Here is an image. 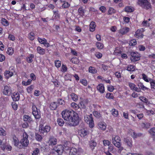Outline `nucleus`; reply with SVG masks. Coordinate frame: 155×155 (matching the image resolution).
I'll use <instances>...</instances> for the list:
<instances>
[{
	"label": "nucleus",
	"instance_id": "1",
	"mask_svg": "<svg viewBox=\"0 0 155 155\" xmlns=\"http://www.w3.org/2000/svg\"><path fill=\"white\" fill-rule=\"evenodd\" d=\"M62 117L71 126H76L79 123V116L74 110L65 109L61 112Z\"/></svg>",
	"mask_w": 155,
	"mask_h": 155
},
{
	"label": "nucleus",
	"instance_id": "2",
	"mask_svg": "<svg viewBox=\"0 0 155 155\" xmlns=\"http://www.w3.org/2000/svg\"><path fill=\"white\" fill-rule=\"evenodd\" d=\"M112 142L114 145L119 148L118 152H121L124 149L123 147L121 146L120 138L118 136H116L114 137H113Z\"/></svg>",
	"mask_w": 155,
	"mask_h": 155
},
{
	"label": "nucleus",
	"instance_id": "3",
	"mask_svg": "<svg viewBox=\"0 0 155 155\" xmlns=\"http://www.w3.org/2000/svg\"><path fill=\"white\" fill-rule=\"evenodd\" d=\"M64 150V147L62 145H58L52 149L51 153L53 155H61Z\"/></svg>",
	"mask_w": 155,
	"mask_h": 155
},
{
	"label": "nucleus",
	"instance_id": "4",
	"mask_svg": "<svg viewBox=\"0 0 155 155\" xmlns=\"http://www.w3.org/2000/svg\"><path fill=\"white\" fill-rule=\"evenodd\" d=\"M50 129L51 127L49 125H46L44 127L41 126V125L39 126V141L42 140V137L46 135L47 133L50 131Z\"/></svg>",
	"mask_w": 155,
	"mask_h": 155
},
{
	"label": "nucleus",
	"instance_id": "5",
	"mask_svg": "<svg viewBox=\"0 0 155 155\" xmlns=\"http://www.w3.org/2000/svg\"><path fill=\"white\" fill-rule=\"evenodd\" d=\"M23 138L21 139V149L24 147H27L29 144V140H28V135L24 131L23 133Z\"/></svg>",
	"mask_w": 155,
	"mask_h": 155
},
{
	"label": "nucleus",
	"instance_id": "6",
	"mask_svg": "<svg viewBox=\"0 0 155 155\" xmlns=\"http://www.w3.org/2000/svg\"><path fill=\"white\" fill-rule=\"evenodd\" d=\"M138 4L146 10L151 8V4L148 0H138Z\"/></svg>",
	"mask_w": 155,
	"mask_h": 155
},
{
	"label": "nucleus",
	"instance_id": "7",
	"mask_svg": "<svg viewBox=\"0 0 155 155\" xmlns=\"http://www.w3.org/2000/svg\"><path fill=\"white\" fill-rule=\"evenodd\" d=\"M85 121L88 124H89V127L91 128H93L94 124L92 115L90 114L89 115H86L84 117Z\"/></svg>",
	"mask_w": 155,
	"mask_h": 155
},
{
	"label": "nucleus",
	"instance_id": "8",
	"mask_svg": "<svg viewBox=\"0 0 155 155\" xmlns=\"http://www.w3.org/2000/svg\"><path fill=\"white\" fill-rule=\"evenodd\" d=\"M83 152L82 149L80 147H78L77 148L72 147L70 149V155H79Z\"/></svg>",
	"mask_w": 155,
	"mask_h": 155
},
{
	"label": "nucleus",
	"instance_id": "9",
	"mask_svg": "<svg viewBox=\"0 0 155 155\" xmlns=\"http://www.w3.org/2000/svg\"><path fill=\"white\" fill-rule=\"evenodd\" d=\"M130 59L133 62H136L140 59V54L138 52H134L131 53Z\"/></svg>",
	"mask_w": 155,
	"mask_h": 155
},
{
	"label": "nucleus",
	"instance_id": "10",
	"mask_svg": "<svg viewBox=\"0 0 155 155\" xmlns=\"http://www.w3.org/2000/svg\"><path fill=\"white\" fill-rule=\"evenodd\" d=\"M9 69L13 71H10L9 70H6L4 72V75L6 79H8L10 77H12L14 74L13 71H15L14 68L13 67H10Z\"/></svg>",
	"mask_w": 155,
	"mask_h": 155
},
{
	"label": "nucleus",
	"instance_id": "11",
	"mask_svg": "<svg viewBox=\"0 0 155 155\" xmlns=\"http://www.w3.org/2000/svg\"><path fill=\"white\" fill-rule=\"evenodd\" d=\"M12 92L11 87L9 85H6L4 86L3 89V93L5 95L9 96Z\"/></svg>",
	"mask_w": 155,
	"mask_h": 155
},
{
	"label": "nucleus",
	"instance_id": "12",
	"mask_svg": "<svg viewBox=\"0 0 155 155\" xmlns=\"http://www.w3.org/2000/svg\"><path fill=\"white\" fill-rule=\"evenodd\" d=\"M78 133L82 137L86 138L89 134V132L87 129L83 128L79 130Z\"/></svg>",
	"mask_w": 155,
	"mask_h": 155
},
{
	"label": "nucleus",
	"instance_id": "13",
	"mask_svg": "<svg viewBox=\"0 0 155 155\" xmlns=\"http://www.w3.org/2000/svg\"><path fill=\"white\" fill-rule=\"evenodd\" d=\"M144 31V29L143 28H140L138 29L135 32L134 36L138 38H142L143 37V32Z\"/></svg>",
	"mask_w": 155,
	"mask_h": 155
},
{
	"label": "nucleus",
	"instance_id": "14",
	"mask_svg": "<svg viewBox=\"0 0 155 155\" xmlns=\"http://www.w3.org/2000/svg\"><path fill=\"white\" fill-rule=\"evenodd\" d=\"M32 114L35 118L36 119H39V113L38 110V109L34 104H32Z\"/></svg>",
	"mask_w": 155,
	"mask_h": 155
},
{
	"label": "nucleus",
	"instance_id": "15",
	"mask_svg": "<svg viewBox=\"0 0 155 155\" xmlns=\"http://www.w3.org/2000/svg\"><path fill=\"white\" fill-rule=\"evenodd\" d=\"M12 138L14 145L19 149H21V143L19 142L18 138L15 135H14Z\"/></svg>",
	"mask_w": 155,
	"mask_h": 155
},
{
	"label": "nucleus",
	"instance_id": "16",
	"mask_svg": "<svg viewBox=\"0 0 155 155\" xmlns=\"http://www.w3.org/2000/svg\"><path fill=\"white\" fill-rule=\"evenodd\" d=\"M49 146H53L55 145L57 143V139L53 136H50L48 141Z\"/></svg>",
	"mask_w": 155,
	"mask_h": 155
},
{
	"label": "nucleus",
	"instance_id": "17",
	"mask_svg": "<svg viewBox=\"0 0 155 155\" xmlns=\"http://www.w3.org/2000/svg\"><path fill=\"white\" fill-rule=\"evenodd\" d=\"M97 89L101 94H103L105 91L104 85L102 84H100L97 86Z\"/></svg>",
	"mask_w": 155,
	"mask_h": 155
},
{
	"label": "nucleus",
	"instance_id": "18",
	"mask_svg": "<svg viewBox=\"0 0 155 155\" xmlns=\"http://www.w3.org/2000/svg\"><path fill=\"white\" fill-rule=\"evenodd\" d=\"M12 97L14 101H18L20 99V94L18 92H14L12 95Z\"/></svg>",
	"mask_w": 155,
	"mask_h": 155
},
{
	"label": "nucleus",
	"instance_id": "19",
	"mask_svg": "<svg viewBox=\"0 0 155 155\" xmlns=\"http://www.w3.org/2000/svg\"><path fill=\"white\" fill-rule=\"evenodd\" d=\"M124 141L125 144H127L128 147H132V140L131 138L128 137L124 138Z\"/></svg>",
	"mask_w": 155,
	"mask_h": 155
},
{
	"label": "nucleus",
	"instance_id": "20",
	"mask_svg": "<svg viewBox=\"0 0 155 155\" xmlns=\"http://www.w3.org/2000/svg\"><path fill=\"white\" fill-rule=\"evenodd\" d=\"M130 29L128 27L123 28H120L119 31V32L121 35H124L129 31Z\"/></svg>",
	"mask_w": 155,
	"mask_h": 155
},
{
	"label": "nucleus",
	"instance_id": "21",
	"mask_svg": "<svg viewBox=\"0 0 155 155\" xmlns=\"http://www.w3.org/2000/svg\"><path fill=\"white\" fill-rule=\"evenodd\" d=\"M96 26L95 23L93 21H91L89 25L90 31L92 32L94 31L95 29Z\"/></svg>",
	"mask_w": 155,
	"mask_h": 155
},
{
	"label": "nucleus",
	"instance_id": "22",
	"mask_svg": "<svg viewBox=\"0 0 155 155\" xmlns=\"http://www.w3.org/2000/svg\"><path fill=\"white\" fill-rule=\"evenodd\" d=\"M39 43L43 44L44 46L48 47L49 46V43L47 42L46 39L45 38L43 39L39 38Z\"/></svg>",
	"mask_w": 155,
	"mask_h": 155
},
{
	"label": "nucleus",
	"instance_id": "23",
	"mask_svg": "<svg viewBox=\"0 0 155 155\" xmlns=\"http://www.w3.org/2000/svg\"><path fill=\"white\" fill-rule=\"evenodd\" d=\"M138 86L140 89H142L143 91H150V89L145 87L141 82L139 83L138 84Z\"/></svg>",
	"mask_w": 155,
	"mask_h": 155
},
{
	"label": "nucleus",
	"instance_id": "24",
	"mask_svg": "<svg viewBox=\"0 0 155 155\" xmlns=\"http://www.w3.org/2000/svg\"><path fill=\"white\" fill-rule=\"evenodd\" d=\"M98 127L102 130H105L106 128V124L104 122H100L98 124Z\"/></svg>",
	"mask_w": 155,
	"mask_h": 155
},
{
	"label": "nucleus",
	"instance_id": "25",
	"mask_svg": "<svg viewBox=\"0 0 155 155\" xmlns=\"http://www.w3.org/2000/svg\"><path fill=\"white\" fill-rule=\"evenodd\" d=\"M53 17L54 19H56L60 18V14L58 10H53Z\"/></svg>",
	"mask_w": 155,
	"mask_h": 155
},
{
	"label": "nucleus",
	"instance_id": "26",
	"mask_svg": "<svg viewBox=\"0 0 155 155\" xmlns=\"http://www.w3.org/2000/svg\"><path fill=\"white\" fill-rule=\"evenodd\" d=\"M95 45L97 48L99 50L102 49L104 47V44L102 43L99 41H97Z\"/></svg>",
	"mask_w": 155,
	"mask_h": 155
},
{
	"label": "nucleus",
	"instance_id": "27",
	"mask_svg": "<svg viewBox=\"0 0 155 155\" xmlns=\"http://www.w3.org/2000/svg\"><path fill=\"white\" fill-rule=\"evenodd\" d=\"M57 103L55 102L51 103L50 104V108L51 110H56L58 107Z\"/></svg>",
	"mask_w": 155,
	"mask_h": 155
},
{
	"label": "nucleus",
	"instance_id": "28",
	"mask_svg": "<svg viewBox=\"0 0 155 155\" xmlns=\"http://www.w3.org/2000/svg\"><path fill=\"white\" fill-rule=\"evenodd\" d=\"M1 23L4 26H7L9 25V23L8 21L4 18H2L1 20Z\"/></svg>",
	"mask_w": 155,
	"mask_h": 155
},
{
	"label": "nucleus",
	"instance_id": "29",
	"mask_svg": "<svg viewBox=\"0 0 155 155\" xmlns=\"http://www.w3.org/2000/svg\"><path fill=\"white\" fill-rule=\"evenodd\" d=\"M14 49L12 47H8L6 52L7 54L9 55H12L14 52Z\"/></svg>",
	"mask_w": 155,
	"mask_h": 155
},
{
	"label": "nucleus",
	"instance_id": "30",
	"mask_svg": "<svg viewBox=\"0 0 155 155\" xmlns=\"http://www.w3.org/2000/svg\"><path fill=\"white\" fill-rule=\"evenodd\" d=\"M79 15L81 17L84 15V11L83 8V7H81L78 10Z\"/></svg>",
	"mask_w": 155,
	"mask_h": 155
},
{
	"label": "nucleus",
	"instance_id": "31",
	"mask_svg": "<svg viewBox=\"0 0 155 155\" xmlns=\"http://www.w3.org/2000/svg\"><path fill=\"white\" fill-rule=\"evenodd\" d=\"M112 114L114 117H117L119 115V112L118 110L115 109L113 108L111 111Z\"/></svg>",
	"mask_w": 155,
	"mask_h": 155
},
{
	"label": "nucleus",
	"instance_id": "32",
	"mask_svg": "<svg viewBox=\"0 0 155 155\" xmlns=\"http://www.w3.org/2000/svg\"><path fill=\"white\" fill-rule=\"evenodd\" d=\"M142 79L147 82H150V79H152V78H148L147 75L144 73L142 74Z\"/></svg>",
	"mask_w": 155,
	"mask_h": 155
},
{
	"label": "nucleus",
	"instance_id": "33",
	"mask_svg": "<svg viewBox=\"0 0 155 155\" xmlns=\"http://www.w3.org/2000/svg\"><path fill=\"white\" fill-rule=\"evenodd\" d=\"M71 107L75 110L79 108V106L75 102H72L71 104Z\"/></svg>",
	"mask_w": 155,
	"mask_h": 155
},
{
	"label": "nucleus",
	"instance_id": "34",
	"mask_svg": "<svg viewBox=\"0 0 155 155\" xmlns=\"http://www.w3.org/2000/svg\"><path fill=\"white\" fill-rule=\"evenodd\" d=\"M105 97L107 99L109 100L114 99L113 94L111 93H107L106 94Z\"/></svg>",
	"mask_w": 155,
	"mask_h": 155
},
{
	"label": "nucleus",
	"instance_id": "35",
	"mask_svg": "<svg viewBox=\"0 0 155 155\" xmlns=\"http://www.w3.org/2000/svg\"><path fill=\"white\" fill-rule=\"evenodd\" d=\"M89 71L92 74H94L97 72V71L94 67L90 66L89 68Z\"/></svg>",
	"mask_w": 155,
	"mask_h": 155
},
{
	"label": "nucleus",
	"instance_id": "36",
	"mask_svg": "<svg viewBox=\"0 0 155 155\" xmlns=\"http://www.w3.org/2000/svg\"><path fill=\"white\" fill-rule=\"evenodd\" d=\"M34 56L33 54H30L29 56L26 58V60L28 63H31L33 61L32 58H34Z\"/></svg>",
	"mask_w": 155,
	"mask_h": 155
},
{
	"label": "nucleus",
	"instance_id": "37",
	"mask_svg": "<svg viewBox=\"0 0 155 155\" xmlns=\"http://www.w3.org/2000/svg\"><path fill=\"white\" fill-rule=\"evenodd\" d=\"M71 96L72 99L75 101H77L78 100V97L77 95L74 93H72L71 94Z\"/></svg>",
	"mask_w": 155,
	"mask_h": 155
},
{
	"label": "nucleus",
	"instance_id": "38",
	"mask_svg": "<svg viewBox=\"0 0 155 155\" xmlns=\"http://www.w3.org/2000/svg\"><path fill=\"white\" fill-rule=\"evenodd\" d=\"M57 123L58 125L60 126H62L64 125V122L62 118H58L57 120Z\"/></svg>",
	"mask_w": 155,
	"mask_h": 155
},
{
	"label": "nucleus",
	"instance_id": "39",
	"mask_svg": "<svg viewBox=\"0 0 155 155\" xmlns=\"http://www.w3.org/2000/svg\"><path fill=\"white\" fill-rule=\"evenodd\" d=\"M96 145V142L94 141H92L90 143V147L92 150H93L94 149Z\"/></svg>",
	"mask_w": 155,
	"mask_h": 155
},
{
	"label": "nucleus",
	"instance_id": "40",
	"mask_svg": "<svg viewBox=\"0 0 155 155\" xmlns=\"http://www.w3.org/2000/svg\"><path fill=\"white\" fill-rule=\"evenodd\" d=\"M23 118L24 120L25 121L30 122L32 120L31 117L27 115H24Z\"/></svg>",
	"mask_w": 155,
	"mask_h": 155
},
{
	"label": "nucleus",
	"instance_id": "41",
	"mask_svg": "<svg viewBox=\"0 0 155 155\" xmlns=\"http://www.w3.org/2000/svg\"><path fill=\"white\" fill-rule=\"evenodd\" d=\"M134 10L131 7L127 6L125 8V11L127 12H133Z\"/></svg>",
	"mask_w": 155,
	"mask_h": 155
},
{
	"label": "nucleus",
	"instance_id": "42",
	"mask_svg": "<svg viewBox=\"0 0 155 155\" xmlns=\"http://www.w3.org/2000/svg\"><path fill=\"white\" fill-rule=\"evenodd\" d=\"M150 84L151 88L155 89V80L152 79H150Z\"/></svg>",
	"mask_w": 155,
	"mask_h": 155
},
{
	"label": "nucleus",
	"instance_id": "43",
	"mask_svg": "<svg viewBox=\"0 0 155 155\" xmlns=\"http://www.w3.org/2000/svg\"><path fill=\"white\" fill-rule=\"evenodd\" d=\"M35 35L34 33L33 32H31L28 34V38L30 40L32 41L35 38Z\"/></svg>",
	"mask_w": 155,
	"mask_h": 155
},
{
	"label": "nucleus",
	"instance_id": "44",
	"mask_svg": "<svg viewBox=\"0 0 155 155\" xmlns=\"http://www.w3.org/2000/svg\"><path fill=\"white\" fill-rule=\"evenodd\" d=\"M70 6V4L67 2L63 3L62 5V7L63 8H67Z\"/></svg>",
	"mask_w": 155,
	"mask_h": 155
},
{
	"label": "nucleus",
	"instance_id": "45",
	"mask_svg": "<svg viewBox=\"0 0 155 155\" xmlns=\"http://www.w3.org/2000/svg\"><path fill=\"white\" fill-rule=\"evenodd\" d=\"M54 64L56 67L59 68L61 66V62L59 60H56L54 61Z\"/></svg>",
	"mask_w": 155,
	"mask_h": 155
},
{
	"label": "nucleus",
	"instance_id": "46",
	"mask_svg": "<svg viewBox=\"0 0 155 155\" xmlns=\"http://www.w3.org/2000/svg\"><path fill=\"white\" fill-rule=\"evenodd\" d=\"M127 70L129 71H133L135 70L134 66L133 65H128L127 68Z\"/></svg>",
	"mask_w": 155,
	"mask_h": 155
},
{
	"label": "nucleus",
	"instance_id": "47",
	"mask_svg": "<svg viewBox=\"0 0 155 155\" xmlns=\"http://www.w3.org/2000/svg\"><path fill=\"white\" fill-rule=\"evenodd\" d=\"M6 131L2 127H0V136H5L6 135Z\"/></svg>",
	"mask_w": 155,
	"mask_h": 155
},
{
	"label": "nucleus",
	"instance_id": "48",
	"mask_svg": "<svg viewBox=\"0 0 155 155\" xmlns=\"http://www.w3.org/2000/svg\"><path fill=\"white\" fill-rule=\"evenodd\" d=\"M141 126L143 128L148 129L150 128V124L149 123H143L142 124Z\"/></svg>",
	"mask_w": 155,
	"mask_h": 155
},
{
	"label": "nucleus",
	"instance_id": "49",
	"mask_svg": "<svg viewBox=\"0 0 155 155\" xmlns=\"http://www.w3.org/2000/svg\"><path fill=\"white\" fill-rule=\"evenodd\" d=\"M149 132L152 136H155V127H153L151 128L149 131Z\"/></svg>",
	"mask_w": 155,
	"mask_h": 155
},
{
	"label": "nucleus",
	"instance_id": "50",
	"mask_svg": "<svg viewBox=\"0 0 155 155\" xmlns=\"http://www.w3.org/2000/svg\"><path fill=\"white\" fill-rule=\"evenodd\" d=\"M93 114L95 117L97 118H99L101 117L100 113L97 111H93Z\"/></svg>",
	"mask_w": 155,
	"mask_h": 155
},
{
	"label": "nucleus",
	"instance_id": "51",
	"mask_svg": "<svg viewBox=\"0 0 155 155\" xmlns=\"http://www.w3.org/2000/svg\"><path fill=\"white\" fill-rule=\"evenodd\" d=\"M70 61L73 64H77L78 62V59L76 57H73L71 58Z\"/></svg>",
	"mask_w": 155,
	"mask_h": 155
},
{
	"label": "nucleus",
	"instance_id": "52",
	"mask_svg": "<svg viewBox=\"0 0 155 155\" xmlns=\"http://www.w3.org/2000/svg\"><path fill=\"white\" fill-rule=\"evenodd\" d=\"M131 134L132 137L133 138H136L137 136H139L141 135V134H137L133 130H131Z\"/></svg>",
	"mask_w": 155,
	"mask_h": 155
},
{
	"label": "nucleus",
	"instance_id": "53",
	"mask_svg": "<svg viewBox=\"0 0 155 155\" xmlns=\"http://www.w3.org/2000/svg\"><path fill=\"white\" fill-rule=\"evenodd\" d=\"M129 45L131 46H134L137 44V41L136 39H133L130 40V41Z\"/></svg>",
	"mask_w": 155,
	"mask_h": 155
},
{
	"label": "nucleus",
	"instance_id": "54",
	"mask_svg": "<svg viewBox=\"0 0 155 155\" xmlns=\"http://www.w3.org/2000/svg\"><path fill=\"white\" fill-rule=\"evenodd\" d=\"M3 148L4 150L6 149L8 151H11L12 149V147L9 145L3 146Z\"/></svg>",
	"mask_w": 155,
	"mask_h": 155
},
{
	"label": "nucleus",
	"instance_id": "55",
	"mask_svg": "<svg viewBox=\"0 0 155 155\" xmlns=\"http://www.w3.org/2000/svg\"><path fill=\"white\" fill-rule=\"evenodd\" d=\"M95 55L98 59L101 58L103 56L102 54L99 52H96Z\"/></svg>",
	"mask_w": 155,
	"mask_h": 155
},
{
	"label": "nucleus",
	"instance_id": "56",
	"mask_svg": "<svg viewBox=\"0 0 155 155\" xmlns=\"http://www.w3.org/2000/svg\"><path fill=\"white\" fill-rule=\"evenodd\" d=\"M139 99L143 102L147 103L148 102V99L143 96L140 97H139Z\"/></svg>",
	"mask_w": 155,
	"mask_h": 155
},
{
	"label": "nucleus",
	"instance_id": "57",
	"mask_svg": "<svg viewBox=\"0 0 155 155\" xmlns=\"http://www.w3.org/2000/svg\"><path fill=\"white\" fill-rule=\"evenodd\" d=\"M11 105L13 109L15 110H16L18 108V105L16 103L14 102L12 103Z\"/></svg>",
	"mask_w": 155,
	"mask_h": 155
},
{
	"label": "nucleus",
	"instance_id": "58",
	"mask_svg": "<svg viewBox=\"0 0 155 155\" xmlns=\"http://www.w3.org/2000/svg\"><path fill=\"white\" fill-rule=\"evenodd\" d=\"M115 11L114 8L112 7L109 8L108 11V14L111 15L115 12Z\"/></svg>",
	"mask_w": 155,
	"mask_h": 155
},
{
	"label": "nucleus",
	"instance_id": "59",
	"mask_svg": "<svg viewBox=\"0 0 155 155\" xmlns=\"http://www.w3.org/2000/svg\"><path fill=\"white\" fill-rule=\"evenodd\" d=\"M34 86L33 85H31L28 86L27 89V91L28 93H31V92L32 90H33Z\"/></svg>",
	"mask_w": 155,
	"mask_h": 155
},
{
	"label": "nucleus",
	"instance_id": "60",
	"mask_svg": "<svg viewBox=\"0 0 155 155\" xmlns=\"http://www.w3.org/2000/svg\"><path fill=\"white\" fill-rule=\"evenodd\" d=\"M58 103L60 105H64V104L65 102L62 99L59 98L57 100Z\"/></svg>",
	"mask_w": 155,
	"mask_h": 155
},
{
	"label": "nucleus",
	"instance_id": "61",
	"mask_svg": "<svg viewBox=\"0 0 155 155\" xmlns=\"http://www.w3.org/2000/svg\"><path fill=\"white\" fill-rule=\"evenodd\" d=\"M80 82L84 86H86L87 85V81L86 79H82L80 80Z\"/></svg>",
	"mask_w": 155,
	"mask_h": 155
},
{
	"label": "nucleus",
	"instance_id": "62",
	"mask_svg": "<svg viewBox=\"0 0 155 155\" xmlns=\"http://www.w3.org/2000/svg\"><path fill=\"white\" fill-rule=\"evenodd\" d=\"M67 70V66L65 65L62 64L61 66V71L63 72H66Z\"/></svg>",
	"mask_w": 155,
	"mask_h": 155
},
{
	"label": "nucleus",
	"instance_id": "63",
	"mask_svg": "<svg viewBox=\"0 0 155 155\" xmlns=\"http://www.w3.org/2000/svg\"><path fill=\"white\" fill-rule=\"evenodd\" d=\"M129 86L131 90H134L136 87V85L134 83H130L129 84Z\"/></svg>",
	"mask_w": 155,
	"mask_h": 155
},
{
	"label": "nucleus",
	"instance_id": "64",
	"mask_svg": "<svg viewBox=\"0 0 155 155\" xmlns=\"http://www.w3.org/2000/svg\"><path fill=\"white\" fill-rule=\"evenodd\" d=\"M8 38L10 40L14 41L15 40V36L12 34H9L8 36Z\"/></svg>",
	"mask_w": 155,
	"mask_h": 155
}]
</instances>
